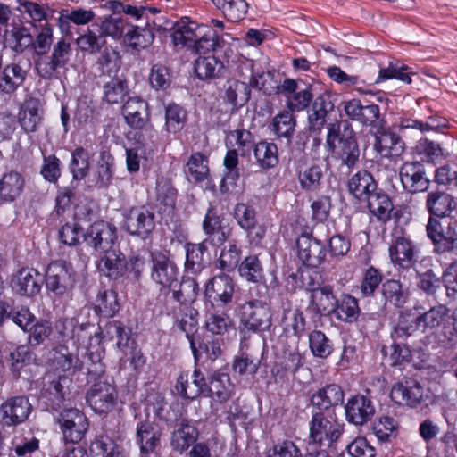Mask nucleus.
Wrapping results in <instances>:
<instances>
[{
  "mask_svg": "<svg viewBox=\"0 0 457 457\" xmlns=\"http://www.w3.org/2000/svg\"><path fill=\"white\" fill-rule=\"evenodd\" d=\"M206 240L199 244L187 243L185 271L197 274L205 267L204 253L207 251Z\"/></svg>",
  "mask_w": 457,
  "mask_h": 457,
  "instance_id": "51",
  "label": "nucleus"
},
{
  "mask_svg": "<svg viewBox=\"0 0 457 457\" xmlns=\"http://www.w3.org/2000/svg\"><path fill=\"white\" fill-rule=\"evenodd\" d=\"M175 287L177 286L160 288L156 296V306L162 313L174 315L183 304L176 295Z\"/></svg>",
  "mask_w": 457,
  "mask_h": 457,
  "instance_id": "63",
  "label": "nucleus"
},
{
  "mask_svg": "<svg viewBox=\"0 0 457 457\" xmlns=\"http://www.w3.org/2000/svg\"><path fill=\"white\" fill-rule=\"evenodd\" d=\"M234 217L239 227L247 232L252 242L261 241L266 233L262 226H257L256 212L252 206L238 203L234 209Z\"/></svg>",
  "mask_w": 457,
  "mask_h": 457,
  "instance_id": "30",
  "label": "nucleus"
},
{
  "mask_svg": "<svg viewBox=\"0 0 457 457\" xmlns=\"http://www.w3.org/2000/svg\"><path fill=\"white\" fill-rule=\"evenodd\" d=\"M233 385L229 375L220 371H214L208 378L206 396L220 403L227 402L232 395Z\"/></svg>",
  "mask_w": 457,
  "mask_h": 457,
  "instance_id": "40",
  "label": "nucleus"
},
{
  "mask_svg": "<svg viewBox=\"0 0 457 457\" xmlns=\"http://www.w3.org/2000/svg\"><path fill=\"white\" fill-rule=\"evenodd\" d=\"M425 205L429 218L441 220L452 214L457 207V203L452 195L436 190L428 193Z\"/></svg>",
  "mask_w": 457,
  "mask_h": 457,
  "instance_id": "31",
  "label": "nucleus"
},
{
  "mask_svg": "<svg viewBox=\"0 0 457 457\" xmlns=\"http://www.w3.org/2000/svg\"><path fill=\"white\" fill-rule=\"evenodd\" d=\"M242 247L235 239L228 240L220 253L217 267L222 271L231 272L240 264Z\"/></svg>",
  "mask_w": 457,
  "mask_h": 457,
  "instance_id": "50",
  "label": "nucleus"
},
{
  "mask_svg": "<svg viewBox=\"0 0 457 457\" xmlns=\"http://www.w3.org/2000/svg\"><path fill=\"white\" fill-rule=\"evenodd\" d=\"M331 96L323 93L318 96L308 112V121L312 130L320 131L327 123L329 115L334 112Z\"/></svg>",
  "mask_w": 457,
  "mask_h": 457,
  "instance_id": "32",
  "label": "nucleus"
},
{
  "mask_svg": "<svg viewBox=\"0 0 457 457\" xmlns=\"http://www.w3.org/2000/svg\"><path fill=\"white\" fill-rule=\"evenodd\" d=\"M103 256L97 262L98 270L110 279H118L126 272V257L114 247L102 253Z\"/></svg>",
  "mask_w": 457,
  "mask_h": 457,
  "instance_id": "34",
  "label": "nucleus"
},
{
  "mask_svg": "<svg viewBox=\"0 0 457 457\" xmlns=\"http://www.w3.org/2000/svg\"><path fill=\"white\" fill-rule=\"evenodd\" d=\"M75 277L76 273L70 262L64 260L54 261L46 271V289L54 298L69 296L76 282Z\"/></svg>",
  "mask_w": 457,
  "mask_h": 457,
  "instance_id": "3",
  "label": "nucleus"
},
{
  "mask_svg": "<svg viewBox=\"0 0 457 457\" xmlns=\"http://www.w3.org/2000/svg\"><path fill=\"white\" fill-rule=\"evenodd\" d=\"M346 420L355 426H362L371 420L375 406L370 397L357 394L348 398L345 405Z\"/></svg>",
  "mask_w": 457,
  "mask_h": 457,
  "instance_id": "17",
  "label": "nucleus"
},
{
  "mask_svg": "<svg viewBox=\"0 0 457 457\" xmlns=\"http://www.w3.org/2000/svg\"><path fill=\"white\" fill-rule=\"evenodd\" d=\"M122 114L130 128L140 129L149 120L148 104L138 96L129 97L122 106Z\"/></svg>",
  "mask_w": 457,
  "mask_h": 457,
  "instance_id": "33",
  "label": "nucleus"
},
{
  "mask_svg": "<svg viewBox=\"0 0 457 457\" xmlns=\"http://www.w3.org/2000/svg\"><path fill=\"white\" fill-rule=\"evenodd\" d=\"M192 386H188L189 390H186L184 387L187 383V373H181L178 378L175 386L177 394L186 399H195L200 395H205L208 382L204 375L202 373L198 366H195V370L192 374Z\"/></svg>",
  "mask_w": 457,
  "mask_h": 457,
  "instance_id": "42",
  "label": "nucleus"
},
{
  "mask_svg": "<svg viewBox=\"0 0 457 457\" xmlns=\"http://www.w3.org/2000/svg\"><path fill=\"white\" fill-rule=\"evenodd\" d=\"M239 322L251 329L265 331L272 324L270 310L260 301L245 302L240 306Z\"/></svg>",
  "mask_w": 457,
  "mask_h": 457,
  "instance_id": "14",
  "label": "nucleus"
},
{
  "mask_svg": "<svg viewBox=\"0 0 457 457\" xmlns=\"http://www.w3.org/2000/svg\"><path fill=\"white\" fill-rule=\"evenodd\" d=\"M118 294L112 289L100 290L97 294L95 311L100 315L109 318L119 311Z\"/></svg>",
  "mask_w": 457,
  "mask_h": 457,
  "instance_id": "59",
  "label": "nucleus"
},
{
  "mask_svg": "<svg viewBox=\"0 0 457 457\" xmlns=\"http://www.w3.org/2000/svg\"><path fill=\"white\" fill-rule=\"evenodd\" d=\"M71 55V43L64 38H60L54 44L49 60H40L36 62L37 75L45 79H52L59 69L65 68Z\"/></svg>",
  "mask_w": 457,
  "mask_h": 457,
  "instance_id": "13",
  "label": "nucleus"
},
{
  "mask_svg": "<svg viewBox=\"0 0 457 457\" xmlns=\"http://www.w3.org/2000/svg\"><path fill=\"white\" fill-rule=\"evenodd\" d=\"M338 320L353 324L362 323L374 319L373 314H361L357 298L350 294H342L340 298L337 299L333 314ZM364 328L363 324H360Z\"/></svg>",
  "mask_w": 457,
  "mask_h": 457,
  "instance_id": "18",
  "label": "nucleus"
},
{
  "mask_svg": "<svg viewBox=\"0 0 457 457\" xmlns=\"http://www.w3.org/2000/svg\"><path fill=\"white\" fill-rule=\"evenodd\" d=\"M340 106L345 117L364 127L378 128L383 121L380 107L374 103L352 98L343 100Z\"/></svg>",
  "mask_w": 457,
  "mask_h": 457,
  "instance_id": "7",
  "label": "nucleus"
},
{
  "mask_svg": "<svg viewBox=\"0 0 457 457\" xmlns=\"http://www.w3.org/2000/svg\"><path fill=\"white\" fill-rule=\"evenodd\" d=\"M224 217L219 214L216 208L210 206L205 213L203 220L202 228L206 235V241L209 239L212 242L217 241L219 245H222L227 240V235L224 231L223 225Z\"/></svg>",
  "mask_w": 457,
  "mask_h": 457,
  "instance_id": "41",
  "label": "nucleus"
},
{
  "mask_svg": "<svg viewBox=\"0 0 457 457\" xmlns=\"http://www.w3.org/2000/svg\"><path fill=\"white\" fill-rule=\"evenodd\" d=\"M270 76L271 74L270 72L260 73L253 71L249 84L237 79L228 80L225 85L226 102L231 104L234 111H237L249 101L251 96L250 87L266 92V88L264 87V78Z\"/></svg>",
  "mask_w": 457,
  "mask_h": 457,
  "instance_id": "6",
  "label": "nucleus"
},
{
  "mask_svg": "<svg viewBox=\"0 0 457 457\" xmlns=\"http://www.w3.org/2000/svg\"><path fill=\"white\" fill-rule=\"evenodd\" d=\"M174 423L177 428L171 433L170 446L182 453L196 442L199 431L194 422L184 416V412H179Z\"/></svg>",
  "mask_w": 457,
  "mask_h": 457,
  "instance_id": "23",
  "label": "nucleus"
},
{
  "mask_svg": "<svg viewBox=\"0 0 457 457\" xmlns=\"http://www.w3.org/2000/svg\"><path fill=\"white\" fill-rule=\"evenodd\" d=\"M98 28L104 37H111L114 39H123L126 33V28L129 27L127 21L120 16L111 15L104 20L92 24V28Z\"/></svg>",
  "mask_w": 457,
  "mask_h": 457,
  "instance_id": "58",
  "label": "nucleus"
},
{
  "mask_svg": "<svg viewBox=\"0 0 457 457\" xmlns=\"http://www.w3.org/2000/svg\"><path fill=\"white\" fill-rule=\"evenodd\" d=\"M63 439L69 443L80 442L89 428V422L83 411L76 408L62 410L57 419Z\"/></svg>",
  "mask_w": 457,
  "mask_h": 457,
  "instance_id": "9",
  "label": "nucleus"
},
{
  "mask_svg": "<svg viewBox=\"0 0 457 457\" xmlns=\"http://www.w3.org/2000/svg\"><path fill=\"white\" fill-rule=\"evenodd\" d=\"M25 178L15 170L3 174L0 179V198L4 202H12L22 193Z\"/></svg>",
  "mask_w": 457,
  "mask_h": 457,
  "instance_id": "43",
  "label": "nucleus"
},
{
  "mask_svg": "<svg viewBox=\"0 0 457 457\" xmlns=\"http://www.w3.org/2000/svg\"><path fill=\"white\" fill-rule=\"evenodd\" d=\"M154 27L157 30H172L170 35L172 43L175 46L181 48L187 47L191 48L195 38L199 37V32L203 27L199 26L196 22L189 21L188 18H183L179 21L171 24V27L162 26L154 21Z\"/></svg>",
  "mask_w": 457,
  "mask_h": 457,
  "instance_id": "20",
  "label": "nucleus"
},
{
  "mask_svg": "<svg viewBox=\"0 0 457 457\" xmlns=\"http://www.w3.org/2000/svg\"><path fill=\"white\" fill-rule=\"evenodd\" d=\"M426 232L432 241L435 253L457 251V220L443 221L436 218H428Z\"/></svg>",
  "mask_w": 457,
  "mask_h": 457,
  "instance_id": "4",
  "label": "nucleus"
},
{
  "mask_svg": "<svg viewBox=\"0 0 457 457\" xmlns=\"http://www.w3.org/2000/svg\"><path fill=\"white\" fill-rule=\"evenodd\" d=\"M326 174V168L320 163L300 166L296 170L300 188L306 193L317 192L320 189Z\"/></svg>",
  "mask_w": 457,
  "mask_h": 457,
  "instance_id": "35",
  "label": "nucleus"
},
{
  "mask_svg": "<svg viewBox=\"0 0 457 457\" xmlns=\"http://www.w3.org/2000/svg\"><path fill=\"white\" fill-rule=\"evenodd\" d=\"M44 118V107L38 97L29 96L18 112V121L26 133L37 131Z\"/></svg>",
  "mask_w": 457,
  "mask_h": 457,
  "instance_id": "25",
  "label": "nucleus"
},
{
  "mask_svg": "<svg viewBox=\"0 0 457 457\" xmlns=\"http://www.w3.org/2000/svg\"><path fill=\"white\" fill-rule=\"evenodd\" d=\"M421 327L416 316L411 313H401L396 324L393 327L390 337L393 341H405L413 336Z\"/></svg>",
  "mask_w": 457,
  "mask_h": 457,
  "instance_id": "53",
  "label": "nucleus"
},
{
  "mask_svg": "<svg viewBox=\"0 0 457 457\" xmlns=\"http://www.w3.org/2000/svg\"><path fill=\"white\" fill-rule=\"evenodd\" d=\"M295 125L296 120L294 115L288 111H284L278 113L272 119L271 129L278 137H285L290 142L295 132Z\"/></svg>",
  "mask_w": 457,
  "mask_h": 457,
  "instance_id": "64",
  "label": "nucleus"
},
{
  "mask_svg": "<svg viewBox=\"0 0 457 457\" xmlns=\"http://www.w3.org/2000/svg\"><path fill=\"white\" fill-rule=\"evenodd\" d=\"M380 293L384 300V307L387 305L403 308L407 302L408 294L403 290L402 283L394 278L382 283Z\"/></svg>",
  "mask_w": 457,
  "mask_h": 457,
  "instance_id": "45",
  "label": "nucleus"
},
{
  "mask_svg": "<svg viewBox=\"0 0 457 457\" xmlns=\"http://www.w3.org/2000/svg\"><path fill=\"white\" fill-rule=\"evenodd\" d=\"M390 396L395 403L411 408L428 405L430 401L428 391L420 382L411 378L395 385L391 389Z\"/></svg>",
  "mask_w": 457,
  "mask_h": 457,
  "instance_id": "10",
  "label": "nucleus"
},
{
  "mask_svg": "<svg viewBox=\"0 0 457 457\" xmlns=\"http://www.w3.org/2000/svg\"><path fill=\"white\" fill-rule=\"evenodd\" d=\"M337 299L330 285H325L321 289H312L309 296L308 310L317 316L332 315Z\"/></svg>",
  "mask_w": 457,
  "mask_h": 457,
  "instance_id": "36",
  "label": "nucleus"
},
{
  "mask_svg": "<svg viewBox=\"0 0 457 457\" xmlns=\"http://www.w3.org/2000/svg\"><path fill=\"white\" fill-rule=\"evenodd\" d=\"M326 146L333 157L341 162L342 165L353 168L359 161L360 149L355 132L346 120L328 125Z\"/></svg>",
  "mask_w": 457,
  "mask_h": 457,
  "instance_id": "1",
  "label": "nucleus"
},
{
  "mask_svg": "<svg viewBox=\"0 0 457 457\" xmlns=\"http://www.w3.org/2000/svg\"><path fill=\"white\" fill-rule=\"evenodd\" d=\"M281 322L285 332L292 333L297 337L306 329V319L300 308H284Z\"/></svg>",
  "mask_w": 457,
  "mask_h": 457,
  "instance_id": "55",
  "label": "nucleus"
},
{
  "mask_svg": "<svg viewBox=\"0 0 457 457\" xmlns=\"http://www.w3.org/2000/svg\"><path fill=\"white\" fill-rule=\"evenodd\" d=\"M151 278L161 287H174L178 284L179 270L177 265L161 252L151 253Z\"/></svg>",
  "mask_w": 457,
  "mask_h": 457,
  "instance_id": "16",
  "label": "nucleus"
},
{
  "mask_svg": "<svg viewBox=\"0 0 457 457\" xmlns=\"http://www.w3.org/2000/svg\"><path fill=\"white\" fill-rule=\"evenodd\" d=\"M83 238L95 251L103 253L115 247L118 230L116 226L110 222L97 220L88 227Z\"/></svg>",
  "mask_w": 457,
  "mask_h": 457,
  "instance_id": "12",
  "label": "nucleus"
},
{
  "mask_svg": "<svg viewBox=\"0 0 457 457\" xmlns=\"http://www.w3.org/2000/svg\"><path fill=\"white\" fill-rule=\"evenodd\" d=\"M375 133L374 149L382 157L400 156L405 149L402 137L390 129H385L381 123Z\"/></svg>",
  "mask_w": 457,
  "mask_h": 457,
  "instance_id": "29",
  "label": "nucleus"
},
{
  "mask_svg": "<svg viewBox=\"0 0 457 457\" xmlns=\"http://www.w3.org/2000/svg\"><path fill=\"white\" fill-rule=\"evenodd\" d=\"M118 397L117 389L112 383L99 380L91 385L87 392L86 400L96 413L108 414L115 409Z\"/></svg>",
  "mask_w": 457,
  "mask_h": 457,
  "instance_id": "8",
  "label": "nucleus"
},
{
  "mask_svg": "<svg viewBox=\"0 0 457 457\" xmlns=\"http://www.w3.org/2000/svg\"><path fill=\"white\" fill-rule=\"evenodd\" d=\"M162 430L149 419L140 420L136 427V443L140 449V457L156 453L161 446Z\"/></svg>",
  "mask_w": 457,
  "mask_h": 457,
  "instance_id": "15",
  "label": "nucleus"
},
{
  "mask_svg": "<svg viewBox=\"0 0 457 457\" xmlns=\"http://www.w3.org/2000/svg\"><path fill=\"white\" fill-rule=\"evenodd\" d=\"M235 282L228 274L214 276L205 284L204 295L211 303L227 305L232 302Z\"/></svg>",
  "mask_w": 457,
  "mask_h": 457,
  "instance_id": "21",
  "label": "nucleus"
},
{
  "mask_svg": "<svg viewBox=\"0 0 457 457\" xmlns=\"http://www.w3.org/2000/svg\"><path fill=\"white\" fill-rule=\"evenodd\" d=\"M32 404L24 395L7 399L2 405V422L5 426H18L25 422L32 412Z\"/></svg>",
  "mask_w": 457,
  "mask_h": 457,
  "instance_id": "26",
  "label": "nucleus"
},
{
  "mask_svg": "<svg viewBox=\"0 0 457 457\" xmlns=\"http://www.w3.org/2000/svg\"><path fill=\"white\" fill-rule=\"evenodd\" d=\"M95 457H124L122 447L108 435L96 436L89 446Z\"/></svg>",
  "mask_w": 457,
  "mask_h": 457,
  "instance_id": "49",
  "label": "nucleus"
},
{
  "mask_svg": "<svg viewBox=\"0 0 457 457\" xmlns=\"http://www.w3.org/2000/svg\"><path fill=\"white\" fill-rule=\"evenodd\" d=\"M154 39L152 29L138 26H129L123 37V43L129 47L140 51L149 46Z\"/></svg>",
  "mask_w": 457,
  "mask_h": 457,
  "instance_id": "52",
  "label": "nucleus"
},
{
  "mask_svg": "<svg viewBox=\"0 0 457 457\" xmlns=\"http://www.w3.org/2000/svg\"><path fill=\"white\" fill-rule=\"evenodd\" d=\"M44 278L37 270L22 268L13 275L11 286L21 296L33 297L40 293Z\"/></svg>",
  "mask_w": 457,
  "mask_h": 457,
  "instance_id": "27",
  "label": "nucleus"
},
{
  "mask_svg": "<svg viewBox=\"0 0 457 457\" xmlns=\"http://www.w3.org/2000/svg\"><path fill=\"white\" fill-rule=\"evenodd\" d=\"M123 228L131 236L147 239L155 228V214L145 205L133 206L122 212Z\"/></svg>",
  "mask_w": 457,
  "mask_h": 457,
  "instance_id": "5",
  "label": "nucleus"
},
{
  "mask_svg": "<svg viewBox=\"0 0 457 457\" xmlns=\"http://www.w3.org/2000/svg\"><path fill=\"white\" fill-rule=\"evenodd\" d=\"M189 345L195 366L212 363L222 353L221 341L213 336L200 335L195 339L192 338Z\"/></svg>",
  "mask_w": 457,
  "mask_h": 457,
  "instance_id": "19",
  "label": "nucleus"
},
{
  "mask_svg": "<svg viewBox=\"0 0 457 457\" xmlns=\"http://www.w3.org/2000/svg\"><path fill=\"white\" fill-rule=\"evenodd\" d=\"M114 176V158L108 150L99 154L96 165L92 172V180L97 188H107L112 183Z\"/></svg>",
  "mask_w": 457,
  "mask_h": 457,
  "instance_id": "39",
  "label": "nucleus"
},
{
  "mask_svg": "<svg viewBox=\"0 0 457 457\" xmlns=\"http://www.w3.org/2000/svg\"><path fill=\"white\" fill-rule=\"evenodd\" d=\"M445 126V120L438 116H429L426 121L413 119H403L399 124L400 133L407 137L411 129L417 130L420 134L427 131L436 130L439 127Z\"/></svg>",
  "mask_w": 457,
  "mask_h": 457,
  "instance_id": "60",
  "label": "nucleus"
},
{
  "mask_svg": "<svg viewBox=\"0 0 457 457\" xmlns=\"http://www.w3.org/2000/svg\"><path fill=\"white\" fill-rule=\"evenodd\" d=\"M298 258L306 267L317 268L326 259L325 245L309 235H302L296 241Z\"/></svg>",
  "mask_w": 457,
  "mask_h": 457,
  "instance_id": "28",
  "label": "nucleus"
},
{
  "mask_svg": "<svg viewBox=\"0 0 457 457\" xmlns=\"http://www.w3.org/2000/svg\"><path fill=\"white\" fill-rule=\"evenodd\" d=\"M347 187L349 193L354 198L364 202L376 189H378V183L370 171L361 170L349 179Z\"/></svg>",
  "mask_w": 457,
  "mask_h": 457,
  "instance_id": "38",
  "label": "nucleus"
},
{
  "mask_svg": "<svg viewBox=\"0 0 457 457\" xmlns=\"http://www.w3.org/2000/svg\"><path fill=\"white\" fill-rule=\"evenodd\" d=\"M399 176L403 188L411 195L427 192L431 184L425 165L418 161L403 162Z\"/></svg>",
  "mask_w": 457,
  "mask_h": 457,
  "instance_id": "11",
  "label": "nucleus"
},
{
  "mask_svg": "<svg viewBox=\"0 0 457 457\" xmlns=\"http://www.w3.org/2000/svg\"><path fill=\"white\" fill-rule=\"evenodd\" d=\"M33 44V37L25 27L6 29L4 34V48H9L16 54L23 53Z\"/></svg>",
  "mask_w": 457,
  "mask_h": 457,
  "instance_id": "48",
  "label": "nucleus"
},
{
  "mask_svg": "<svg viewBox=\"0 0 457 457\" xmlns=\"http://www.w3.org/2000/svg\"><path fill=\"white\" fill-rule=\"evenodd\" d=\"M239 276L249 283H261L264 278L262 264L257 255L246 256L237 267Z\"/></svg>",
  "mask_w": 457,
  "mask_h": 457,
  "instance_id": "57",
  "label": "nucleus"
},
{
  "mask_svg": "<svg viewBox=\"0 0 457 457\" xmlns=\"http://www.w3.org/2000/svg\"><path fill=\"white\" fill-rule=\"evenodd\" d=\"M413 242L405 236L395 237L389 246V256L395 266L402 269L414 267L419 257Z\"/></svg>",
  "mask_w": 457,
  "mask_h": 457,
  "instance_id": "22",
  "label": "nucleus"
},
{
  "mask_svg": "<svg viewBox=\"0 0 457 457\" xmlns=\"http://www.w3.org/2000/svg\"><path fill=\"white\" fill-rule=\"evenodd\" d=\"M344 399L345 392L343 388L339 385L329 384L314 393L311 398V403L319 411H323L341 405Z\"/></svg>",
  "mask_w": 457,
  "mask_h": 457,
  "instance_id": "37",
  "label": "nucleus"
},
{
  "mask_svg": "<svg viewBox=\"0 0 457 457\" xmlns=\"http://www.w3.org/2000/svg\"><path fill=\"white\" fill-rule=\"evenodd\" d=\"M66 378L51 381L41 394V400L47 410L57 411L65 400V391L62 382Z\"/></svg>",
  "mask_w": 457,
  "mask_h": 457,
  "instance_id": "54",
  "label": "nucleus"
},
{
  "mask_svg": "<svg viewBox=\"0 0 457 457\" xmlns=\"http://www.w3.org/2000/svg\"><path fill=\"white\" fill-rule=\"evenodd\" d=\"M185 173L195 183L208 179L210 175L208 156L201 152L193 153L186 163Z\"/></svg>",
  "mask_w": 457,
  "mask_h": 457,
  "instance_id": "47",
  "label": "nucleus"
},
{
  "mask_svg": "<svg viewBox=\"0 0 457 457\" xmlns=\"http://www.w3.org/2000/svg\"><path fill=\"white\" fill-rule=\"evenodd\" d=\"M253 154L259 166L269 170L278 163V149L276 144L260 141L254 145Z\"/></svg>",
  "mask_w": 457,
  "mask_h": 457,
  "instance_id": "56",
  "label": "nucleus"
},
{
  "mask_svg": "<svg viewBox=\"0 0 457 457\" xmlns=\"http://www.w3.org/2000/svg\"><path fill=\"white\" fill-rule=\"evenodd\" d=\"M29 63L12 62L0 70V96H11L25 82Z\"/></svg>",
  "mask_w": 457,
  "mask_h": 457,
  "instance_id": "24",
  "label": "nucleus"
},
{
  "mask_svg": "<svg viewBox=\"0 0 457 457\" xmlns=\"http://www.w3.org/2000/svg\"><path fill=\"white\" fill-rule=\"evenodd\" d=\"M164 116L163 129L169 134H176L181 131L187 120V110L174 102L164 105Z\"/></svg>",
  "mask_w": 457,
  "mask_h": 457,
  "instance_id": "46",
  "label": "nucleus"
},
{
  "mask_svg": "<svg viewBox=\"0 0 457 457\" xmlns=\"http://www.w3.org/2000/svg\"><path fill=\"white\" fill-rule=\"evenodd\" d=\"M383 273L374 266L363 270L360 284V291L363 297L373 296L375 292L382 286Z\"/></svg>",
  "mask_w": 457,
  "mask_h": 457,
  "instance_id": "62",
  "label": "nucleus"
},
{
  "mask_svg": "<svg viewBox=\"0 0 457 457\" xmlns=\"http://www.w3.org/2000/svg\"><path fill=\"white\" fill-rule=\"evenodd\" d=\"M364 202H367L370 212L382 222L391 219L393 203L387 194L381 189H376Z\"/></svg>",
  "mask_w": 457,
  "mask_h": 457,
  "instance_id": "44",
  "label": "nucleus"
},
{
  "mask_svg": "<svg viewBox=\"0 0 457 457\" xmlns=\"http://www.w3.org/2000/svg\"><path fill=\"white\" fill-rule=\"evenodd\" d=\"M345 430V423L335 414L312 413L309 422V439L313 445L335 448Z\"/></svg>",
  "mask_w": 457,
  "mask_h": 457,
  "instance_id": "2",
  "label": "nucleus"
},
{
  "mask_svg": "<svg viewBox=\"0 0 457 457\" xmlns=\"http://www.w3.org/2000/svg\"><path fill=\"white\" fill-rule=\"evenodd\" d=\"M448 310L442 304L431 307L429 310L417 315L422 332L438 328L445 320Z\"/></svg>",
  "mask_w": 457,
  "mask_h": 457,
  "instance_id": "61",
  "label": "nucleus"
}]
</instances>
